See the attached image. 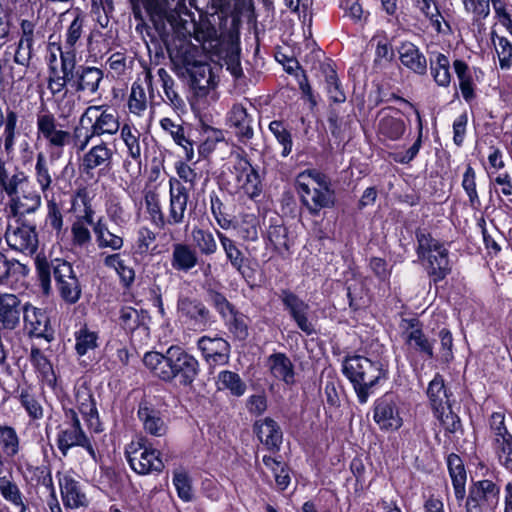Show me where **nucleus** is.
<instances>
[{"mask_svg": "<svg viewBox=\"0 0 512 512\" xmlns=\"http://www.w3.org/2000/svg\"><path fill=\"white\" fill-rule=\"evenodd\" d=\"M0 189L9 197V211L15 217L34 213L41 205L34 182L23 171L8 170L1 160Z\"/></svg>", "mask_w": 512, "mask_h": 512, "instance_id": "nucleus-1", "label": "nucleus"}, {"mask_svg": "<svg viewBox=\"0 0 512 512\" xmlns=\"http://www.w3.org/2000/svg\"><path fill=\"white\" fill-rule=\"evenodd\" d=\"M159 12L167 19L170 25L183 37L193 38L205 47L217 39V31L208 21L196 23L189 20L185 0H161Z\"/></svg>", "mask_w": 512, "mask_h": 512, "instance_id": "nucleus-2", "label": "nucleus"}, {"mask_svg": "<svg viewBox=\"0 0 512 512\" xmlns=\"http://www.w3.org/2000/svg\"><path fill=\"white\" fill-rule=\"evenodd\" d=\"M343 372L353 384L361 403L367 401L370 389L384 377V371L380 362L372 361L360 355L347 357L343 364Z\"/></svg>", "mask_w": 512, "mask_h": 512, "instance_id": "nucleus-3", "label": "nucleus"}, {"mask_svg": "<svg viewBox=\"0 0 512 512\" xmlns=\"http://www.w3.org/2000/svg\"><path fill=\"white\" fill-rule=\"evenodd\" d=\"M298 193L302 203L313 213L334 203V192L327 178L314 171L302 172L297 177Z\"/></svg>", "mask_w": 512, "mask_h": 512, "instance_id": "nucleus-4", "label": "nucleus"}, {"mask_svg": "<svg viewBox=\"0 0 512 512\" xmlns=\"http://www.w3.org/2000/svg\"><path fill=\"white\" fill-rule=\"evenodd\" d=\"M416 239L418 257L427 261L429 276L433 278L434 282L443 280L451 270L448 250L424 229L416 231Z\"/></svg>", "mask_w": 512, "mask_h": 512, "instance_id": "nucleus-5", "label": "nucleus"}, {"mask_svg": "<svg viewBox=\"0 0 512 512\" xmlns=\"http://www.w3.org/2000/svg\"><path fill=\"white\" fill-rule=\"evenodd\" d=\"M232 161L231 180L229 181L232 189L250 198L257 196L260 192V178L257 171L240 154L233 156Z\"/></svg>", "mask_w": 512, "mask_h": 512, "instance_id": "nucleus-6", "label": "nucleus"}, {"mask_svg": "<svg viewBox=\"0 0 512 512\" xmlns=\"http://www.w3.org/2000/svg\"><path fill=\"white\" fill-rule=\"evenodd\" d=\"M38 139H44L51 148L62 149L72 140V134L62 129L55 115L48 110H42L36 115Z\"/></svg>", "mask_w": 512, "mask_h": 512, "instance_id": "nucleus-7", "label": "nucleus"}, {"mask_svg": "<svg viewBox=\"0 0 512 512\" xmlns=\"http://www.w3.org/2000/svg\"><path fill=\"white\" fill-rule=\"evenodd\" d=\"M126 455L131 468L138 474H148L153 471L160 472L164 463L159 453L145 446L143 441H132L126 448Z\"/></svg>", "mask_w": 512, "mask_h": 512, "instance_id": "nucleus-8", "label": "nucleus"}, {"mask_svg": "<svg viewBox=\"0 0 512 512\" xmlns=\"http://www.w3.org/2000/svg\"><path fill=\"white\" fill-rule=\"evenodd\" d=\"M65 415L69 422L65 424L58 434L57 444L59 450L63 455H66L70 448L81 446L86 448L89 454L94 457V449L81 429L77 413L70 409L65 412Z\"/></svg>", "mask_w": 512, "mask_h": 512, "instance_id": "nucleus-9", "label": "nucleus"}, {"mask_svg": "<svg viewBox=\"0 0 512 512\" xmlns=\"http://www.w3.org/2000/svg\"><path fill=\"white\" fill-rule=\"evenodd\" d=\"M180 347L172 346L164 354L159 352H148L143 358L145 366L159 379L173 381V371L178 362Z\"/></svg>", "mask_w": 512, "mask_h": 512, "instance_id": "nucleus-10", "label": "nucleus"}, {"mask_svg": "<svg viewBox=\"0 0 512 512\" xmlns=\"http://www.w3.org/2000/svg\"><path fill=\"white\" fill-rule=\"evenodd\" d=\"M53 273L61 297L68 303H75L80 297L81 288L72 266L68 262L57 261Z\"/></svg>", "mask_w": 512, "mask_h": 512, "instance_id": "nucleus-11", "label": "nucleus"}, {"mask_svg": "<svg viewBox=\"0 0 512 512\" xmlns=\"http://www.w3.org/2000/svg\"><path fill=\"white\" fill-rule=\"evenodd\" d=\"M8 245L19 252L33 254L38 245V239L33 227L29 225H10L5 233Z\"/></svg>", "mask_w": 512, "mask_h": 512, "instance_id": "nucleus-12", "label": "nucleus"}, {"mask_svg": "<svg viewBox=\"0 0 512 512\" xmlns=\"http://www.w3.org/2000/svg\"><path fill=\"white\" fill-rule=\"evenodd\" d=\"M100 112L96 117L94 123L91 125L92 135L100 137L103 135H115L120 128V122L117 114L109 109H103V106H89L83 114L81 121L87 115H93L95 112Z\"/></svg>", "mask_w": 512, "mask_h": 512, "instance_id": "nucleus-13", "label": "nucleus"}, {"mask_svg": "<svg viewBox=\"0 0 512 512\" xmlns=\"http://www.w3.org/2000/svg\"><path fill=\"white\" fill-rule=\"evenodd\" d=\"M170 207H169V224H180L184 220L188 203V192L182 183L171 178L169 181Z\"/></svg>", "mask_w": 512, "mask_h": 512, "instance_id": "nucleus-14", "label": "nucleus"}, {"mask_svg": "<svg viewBox=\"0 0 512 512\" xmlns=\"http://www.w3.org/2000/svg\"><path fill=\"white\" fill-rule=\"evenodd\" d=\"M279 297L284 306L289 310L297 326L307 335H311L314 332V328L307 317L308 305L289 290H282Z\"/></svg>", "mask_w": 512, "mask_h": 512, "instance_id": "nucleus-15", "label": "nucleus"}, {"mask_svg": "<svg viewBox=\"0 0 512 512\" xmlns=\"http://www.w3.org/2000/svg\"><path fill=\"white\" fill-rule=\"evenodd\" d=\"M198 347L210 365L226 364L229 360L230 345L220 337L203 336L198 341Z\"/></svg>", "mask_w": 512, "mask_h": 512, "instance_id": "nucleus-16", "label": "nucleus"}, {"mask_svg": "<svg viewBox=\"0 0 512 512\" xmlns=\"http://www.w3.org/2000/svg\"><path fill=\"white\" fill-rule=\"evenodd\" d=\"M24 305L20 299L9 293L0 294V324L3 329L13 330L20 323Z\"/></svg>", "mask_w": 512, "mask_h": 512, "instance_id": "nucleus-17", "label": "nucleus"}, {"mask_svg": "<svg viewBox=\"0 0 512 512\" xmlns=\"http://www.w3.org/2000/svg\"><path fill=\"white\" fill-rule=\"evenodd\" d=\"M191 88L198 97H204L214 88L215 81L211 67L206 63H193L187 68Z\"/></svg>", "mask_w": 512, "mask_h": 512, "instance_id": "nucleus-18", "label": "nucleus"}, {"mask_svg": "<svg viewBox=\"0 0 512 512\" xmlns=\"http://www.w3.org/2000/svg\"><path fill=\"white\" fill-rule=\"evenodd\" d=\"M23 319L30 336L48 337L49 319L43 310L26 303L24 304Z\"/></svg>", "mask_w": 512, "mask_h": 512, "instance_id": "nucleus-19", "label": "nucleus"}, {"mask_svg": "<svg viewBox=\"0 0 512 512\" xmlns=\"http://www.w3.org/2000/svg\"><path fill=\"white\" fill-rule=\"evenodd\" d=\"M103 77L104 73L100 68L81 66L76 72V79L74 81L75 90L77 92L94 94L98 91Z\"/></svg>", "mask_w": 512, "mask_h": 512, "instance_id": "nucleus-20", "label": "nucleus"}, {"mask_svg": "<svg viewBox=\"0 0 512 512\" xmlns=\"http://www.w3.org/2000/svg\"><path fill=\"white\" fill-rule=\"evenodd\" d=\"M255 432L259 440L269 449H277L282 442V432L277 423L271 418L256 421Z\"/></svg>", "mask_w": 512, "mask_h": 512, "instance_id": "nucleus-21", "label": "nucleus"}, {"mask_svg": "<svg viewBox=\"0 0 512 512\" xmlns=\"http://www.w3.org/2000/svg\"><path fill=\"white\" fill-rule=\"evenodd\" d=\"M180 358L175 365L173 380L177 379L182 385H190L198 373V361L182 348L179 352Z\"/></svg>", "mask_w": 512, "mask_h": 512, "instance_id": "nucleus-22", "label": "nucleus"}, {"mask_svg": "<svg viewBox=\"0 0 512 512\" xmlns=\"http://www.w3.org/2000/svg\"><path fill=\"white\" fill-rule=\"evenodd\" d=\"M61 494L64 505L69 508H79L87 505V498L77 481L65 475L60 480Z\"/></svg>", "mask_w": 512, "mask_h": 512, "instance_id": "nucleus-23", "label": "nucleus"}, {"mask_svg": "<svg viewBox=\"0 0 512 512\" xmlns=\"http://www.w3.org/2000/svg\"><path fill=\"white\" fill-rule=\"evenodd\" d=\"M198 263V256L195 249L184 243L173 245L171 265L177 271L187 272L193 269Z\"/></svg>", "mask_w": 512, "mask_h": 512, "instance_id": "nucleus-24", "label": "nucleus"}, {"mask_svg": "<svg viewBox=\"0 0 512 512\" xmlns=\"http://www.w3.org/2000/svg\"><path fill=\"white\" fill-rule=\"evenodd\" d=\"M374 419L381 428L387 430H396L402 425V419L395 405L388 401H380L376 405Z\"/></svg>", "mask_w": 512, "mask_h": 512, "instance_id": "nucleus-25", "label": "nucleus"}, {"mask_svg": "<svg viewBox=\"0 0 512 512\" xmlns=\"http://www.w3.org/2000/svg\"><path fill=\"white\" fill-rule=\"evenodd\" d=\"M113 157V151L104 142L93 146L84 154L82 165L85 171L93 170L102 165H109Z\"/></svg>", "mask_w": 512, "mask_h": 512, "instance_id": "nucleus-26", "label": "nucleus"}, {"mask_svg": "<svg viewBox=\"0 0 512 512\" xmlns=\"http://www.w3.org/2000/svg\"><path fill=\"white\" fill-rule=\"evenodd\" d=\"M378 131L379 135L384 139L396 140L404 133L405 123L401 118L390 115L386 111H382Z\"/></svg>", "mask_w": 512, "mask_h": 512, "instance_id": "nucleus-27", "label": "nucleus"}, {"mask_svg": "<svg viewBox=\"0 0 512 512\" xmlns=\"http://www.w3.org/2000/svg\"><path fill=\"white\" fill-rule=\"evenodd\" d=\"M268 364L274 377L282 379L287 384L294 382L293 364L285 354H272L268 358Z\"/></svg>", "mask_w": 512, "mask_h": 512, "instance_id": "nucleus-28", "label": "nucleus"}, {"mask_svg": "<svg viewBox=\"0 0 512 512\" xmlns=\"http://www.w3.org/2000/svg\"><path fill=\"white\" fill-rule=\"evenodd\" d=\"M120 137L127 149L129 157L133 159H140L142 154L140 144V131L130 122H125L121 126Z\"/></svg>", "mask_w": 512, "mask_h": 512, "instance_id": "nucleus-29", "label": "nucleus"}, {"mask_svg": "<svg viewBox=\"0 0 512 512\" xmlns=\"http://www.w3.org/2000/svg\"><path fill=\"white\" fill-rule=\"evenodd\" d=\"M427 395L430 399L434 412H444L450 405L444 381L440 376H436L429 384Z\"/></svg>", "mask_w": 512, "mask_h": 512, "instance_id": "nucleus-30", "label": "nucleus"}, {"mask_svg": "<svg viewBox=\"0 0 512 512\" xmlns=\"http://www.w3.org/2000/svg\"><path fill=\"white\" fill-rule=\"evenodd\" d=\"M230 122L237 129L236 133L241 140H248L253 136V129L246 108L241 104L232 107Z\"/></svg>", "mask_w": 512, "mask_h": 512, "instance_id": "nucleus-31", "label": "nucleus"}, {"mask_svg": "<svg viewBox=\"0 0 512 512\" xmlns=\"http://www.w3.org/2000/svg\"><path fill=\"white\" fill-rule=\"evenodd\" d=\"M498 495L499 488L490 480L476 482L472 486L469 494L470 497L487 506H491L496 503Z\"/></svg>", "mask_w": 512, "mask_h": 512, "instance_id": "nucleus-32", "label": "nucleus"}, {"mask_svg": "<svg viewBox=\"0 0 512 512\" xmlns=\"http://www.w3.org/2000/svg\"><path fill=\"white\" fill-rule=\"evenodd\" d=\"M138 415L143 422L144 429L155 436H161L165 431L164 422L160 414L153 408L148 407L146 404H141L138 410Z\"/></svg>", "mask_w": 512, "mask_h": 512, "instance_id": "nucleus-33", "label": "nucleus"}, {"mask_svg": "<svg viewBox=\"0 0 512 512\" xmlns=\"http://www.w3.org/2000/svg\"><path fill=\"white\" fill-rule=\"evenodd\" d=\"M400 59L403 65L416 73L424 74L427 69V62L419 50L412 44L403 45L400 52Z\"/></svg>", "mask_w": 512, "mask_h": 512, "instance_id": "nucleus-34", "label": "nucleus"}, {"mask_svg": "<svg viewBox=\"0 0 512 512\" xmlns=\"http://www.w3.org/2000/svg\"><path fill=\"white\" fill-rule=\"evenodd\" d=\"M448 467L453 481L456 497L462 499L465 494L466 472L459 456L448 457Z\"/></svg>", "mask_w": 512, "mask_h": 512, "instance_id": "nucleus-35", "label": "nucleus"}, {"mask_svg": "<svg viewBox=\"0 0 512 512\" xmlns=\"http://www.w3.org/2000/svg\"><path fill=\"white\" fill-rule=\"evenodd\" d=\"M178 311L195 321L205 322L208 319V309L199 301L188 297L182 298L178 302Z\"/></svg>", "mask_w": 512, "mask_h": 512, "instance_id": "nucleus-36", "label": "nucleus"}, {"mask_svg": "<svg viewBox=\"0 0 512 512\" xmlns=\"http://www.w3.org/2000/svg\"><path fill=\"white\" fill-rule=\"evenodd\" d=\"M221 246L226 254L230 264L240 273L243 274V266L246 258L242 251L236 246L235 242L221 232H217Z\"/></svg>", "mask_w": 512, "mask_h": 512, "instance_id": "nucleus-37", "label": "nucleus"}, {"mask_svg": "<svg viewBox=\"0 0 512 512\" xmlns=\"http://www.w3.org/2000/svg\"><path fill=\"white\" fill-rule=\"evenodd\" d=\"M34 176L42 192H46L51 188L53 182L51 163H49L43 153L37 154Z\"/></svg>", "mask_w": 512, "mask_h": 512, "instance_id": "nucleus-38", "label": "nucleus"}, {"mask_svg": "<svg viewBox=\"0 0 512 512\" xmlns=\"http://www.w3.org/2000/svg\"><path fill=\"white\" fill-rule=\"evenodd\" d=\"M157 74L161 80L167 102L175 109L182 108L184 106V101L177 92L175 82L172 77L164 68H160Z\"/></svg>", "mask_w": 512, "mask_h": 512, "instance_id": "nucleus-39", "label": "nucleus"}, {"mask_svg": "<svg viewBox=\"0 0 512 512\" xmlns=\"http://www.w3.org/2000/svg\"><path fill=\"white\" fill-rule=\"evenodd\" d=\"M219 389H227L234 396H242L246 391V384L240 376L232 371H222L218 375Z\"/></svg>", "mask_w": 512, "mask_h": 512, "instance_id": "nucleus-40", "label": "nucleus"}, {"mask_svg": "<svg viewBox=\"0 0 512 512\" xmlns=\"http://www.w3.org/2000/svg\"><path fill=\"white\" fill-rule=\"evenodd\" d=\"M191 236L201 254L212 255L217 251L216 240L210 232L195 227L191 232Z\"/></svg>", "mask_w": 512, "mask_h": 512, "instance_id": "nucleus-41", "label": "nucleus"}, {"mask_svg": "<svg viewBox=\"0 0 512 512\" xmlns=\"http://www.w3.org/2000/svg\"><path fill=\"white\" fill-rule=\"evenodd\" d=\"M263 463L273 473L279 489H286L290 483V476L286 465L270 456H264Z\"/></svg>", "mask_w": 512, "mask_h": 512, "instance_id": "nucleus-42", "label": "nucleus"}, {"mask_svg": "<svg viewBox=\"0 0 512 512\" xmlns=\"http://www.w3.org/2000/svg\"><path fill=\"white\" fill-rule=\"evenodd\" d=\"M0 447L8 457H13L18 453L19 438L14 428L0 425Z\"/></svg>", "mask_w": 512, "mask_h": 512, "instance_id": "nucleus-43", "label": "nucleus"}, {"mask_svg": "<svg viewBox=\"0 0 512 512\" xmlns=\"http://www.w3.org/2000/svg\"><path fill=\"white\" fill-rule=\"evenodd\" d=\"M94 232L100 247H109L116 250L120 249L123 245V239L112 233L100 220L95 224Z\"/></svg>", "mask_w": 512, "mask_h": 512, "instance_id": "nucleus-44", "label": "nucleus"}, {"mask_svg": "<svg viewBox=\"0 0 512 512\" xmlns=\"http://www.w3.org/2000/svg\"><path fill=\"white\" fill-rule=\"evenodd\" d=\"M147 96L141 83L135 82L132 85L131 93L128 99L129 111L136 115H141L147 109Z\"/></svg>", "mask_w": 512, "mask_h": 512, "instance_id": "nucleus-45", "label": "nucleus"}, {"mask_svg": "<svg viewBox=\"0 0 512 512\" xmlns=\"http://www.w3.org/2000/svg\"><path fill=\"white\" fill-rule=\"evenodd\" d=\"M491 39L499 58L501 68H509L512 60V44L504 37H500L495 31L491 32Z\"/></svg>", "mask_w": 512, "mask_h": 512, "instance_id": "nucleus-46", "label": "nucleus"}, {"mask_svg": "<svg viewBox=\"0 0 512 512\" xmlns=\"http://www.w3.org/2000/svg\"><path fill=\"white\" fill-rule=\"evenodd\" d=\"M493 443L500 462L512 471V435L498 437Z\"/></svg>", "mask_w": 512, "mask_h": 512, "instance_id": "nucleus-47", "label": "nucleus"}, {"mask_svg": "<svg viewBox=\"0 0 512 512\" xmlns=\"http://www.w3.org/2000/svg\"><path fill=\"white\" fill-rule=\"evenodd\" d=\"M493 443L500 462L512 471V435L498 437Z\"/></svg>", "mask_w": 512, "mask_h": 512, "instance_id": "nucleus-48", "label": "nucleus"}, {"mask_svg": "<svg viewBox=\"0 0 512 512\" xmlns=\"http://www.w3.org/2000/svg\"><path fill=\"white\" fill-rule=\"evenodd\" d=\"M268 239L273 245L274 249L279 253L288 251L289 240L286 227L283 225H272L268 230Z\"/></svg>", "mask_w": 512, "mask_h": 512, "instance_id": "nucleus-49", "label": "nucleus"}, {"mask_svg": "<svg viewBox=\"0 0 512 512\" xmlns=\"http://www.w3.org/2000/svg\"><path fill=\"white\" fill-rule=\"evenodd\" d=\"M435 81L440 86H448L451 75L449 72V60L443 54L436 56V63L431 67Z\"/></svg>", "mask_w": 512, "mask_h": 512, "instance_id": "nucleus-50", "label": "nucleus"}, {"mask_svg": "<svg viewBox=\"0 0 512 512\" xmlns=\"http://www.w3.org/2000/svg\"><path fill=\"white\" fill-rule=\"evenodd\" d=\"M224 64L227 70L235 77L242 75V68L240 64V48L237 43L231 42L223 57Z\"/></svg>", "mask_w": 512, "mask_h": 512, "instance_id": "nucleus-51", "label": "nucleus"}, {"mask_svg": "<svg viewBox=\"0 0 512 512\" xmlns=\"http://www.w3.org/2000/svg\"><path fill=\"white\" fill-rule=\"evenodd\" d=\"M407 343L426 354L429 358L433 357V348L428 339L420 329H414L407 334Z\"/></svg>", "mask_w": 512, "mask_h": 512, "instance_id": "nucleus-52", "label": "nucleus"}, {"mask_svg": "<svg viewBox=\"0 0 512 512\" xmlns=\"http://www.w3.org/2000/svg\"><path fill=\"white\" fill-rule=\"evenodd\" d=\"M145 205L152 217L153 222L158 227L163 228L165 225V220L159 204L158 195L155 192L148 191L145 194Z\"/></svg>", "mask_w": 512, "mask_h": 512, "instance_id": "nucleus-53", "label": "nucleus"}, {"mask_svg": "<svg viewBox=\"0 0 512 512\" xmlns=\"http://www.w3.org/2000/svg\"><path fill=\"white\" fill-rule=\"evenodd\" d=\"M16 123H17V114L10 110L6 114V121L4 123V148L6 152H11L14 147V140L16 134Z\"/></svg>", "mask_w": 512, "mask_h": 512, "instance_id": "nucleus-54", "label": "nucleus"}, {"mask_svg": "<svg viewBox=\"0 0 512 512\" xmlns=\"http://www.w3.org/2000/svg\"><path fill=\"white\" fill-rule=\"evenodd\" d=\"M270 131L274 134L278 142L283 146L282 155L287 156L291 152L292 140L290 133L279 121H273L269 125Z\"/></svg>", "mask_w": 512, "mask_h": 512, "instance_id": "nucleus-55", "label": "nucleus"}, {"mask_svg": "<svg viewBox=\"0 0 512 512\" xmlns=\"http://www.w3.org/2000/svg\"><path fill=\"white\" fill-rule=\"evenodd\" d=\"M97 335L87 329H81L76 336V351L79 355H84L87 351L96 347Z\"/></svg>", "mask_w": 512, "mask_h": 512, "instance_id": "nucleus-56", "label": "nucleus"}, {"mask_svg": "<svg viewBox=\"0 0 512 512\" xmlns=\"http://www.w3.org/2000/svg\"><path fill=\"white\" fill-rule=\"evenodd\" d=\"M173 482L176 487L178 496L184 501H190L192 499L193 494L191 480L187 473L176 472L174 474Z\"/></svg>", "mask_w": 512, "mask_h": 512, "instance_id": "nucleus-57", "label": "nucleus"}, {"mask_svg": "<svg viewBox=\"0 0 512 512\" xmlns=\"http://www.w3.org/2000/svg\"><path fill=\"white\" fill-rule=\"evenodd\" d=\"M34 56V44L18 41L13 56L16 65L30 66Z\"/></svg>", "mask_w": 512, "mask_h": 512, "instance_id": "nucleus-58", "label": "nucleus"}, {"mask_svg": "<svg viewBox=\"0 0 512 512\" xmlns=\"http://www.w3.org/2000/svg\"><path fill=\"white\" fill-rule=\"evenodd\" d=\"M23 270L24 266L20 262L9 260L0 252V281L7 280L16 274H21Z\"/></svg>", "mask_w": 512, "mask_h": 512, "instance_id": "nucleus-59", "label": "nucleus"}, {"mask_svg": "<svg viewBox=\"0 0 512 512\" xmlns=\"http://www.w3.org/2000/svg\"><path fill=\"white\" fill-rule=\"evenodd\" d=\"M418 6L421 11L428 17L435 29L440 32L441 31V20H443L442 15L438 11L437 6L432 0H418Z\"/></svg>", "mask_w": 512, "mask_h": 512, "instance_id": "nucleus-60", "label": "nucleus"}, {"mask_svg": "<svg viewBox=\"0 0 512 512\" xmlns=\"http://www.w3.org/2000/svg\"><path fill=\"white\" fill-rule=\"evenodd\" d=\"M208 295L215 308L223 317L234 315L233 305L226 299V297L216 290H209Z\"/></svg>", "mask_w": 512, "mask_h": 512, "instance_id": "nucleus-61", "label": "nucleus"}, {"mask_svg": "<svg viewBox=\"0 0 512 512\" xmlns=\"http://www.w3.org/2000/svg\"><path fill=\"white\" fill-rule=\"evenodd\" d=\"M61 69L60 74L62 77L66 78V80L71 81L74 77V70L76 68V57L75 53L72 50H67L65 52H61Z\"/></svg>", "mask_w": 512, "mask_h": 512, "instance_id": "nucleus-62", "label": "nucleus"}, {"mask_svg": "<svg viewBox=\"0 0 512 512\" xmlns=\"http://www.w3.org/2000/svg\"><path fill=\"white\" fill-rule=\"evenodd\" d=\"M69 82V80H66V78L62 77L60 74V71L54 67H50V75L48 78V89L53 95L59 94L64 92L66 94L65 88L66 84Z\"/></svg>", "mask_w": 512, "mask_h": 512, "instance_id": "nucleus-63", "label": "nucleus"}, {"mask_svg": "<svg viewBox=\"0 0 512 512\" xmlns=\"http://www.w3.org/2000/svg\"><path fill=\"white\" fill-rule=\"evenodd\" d=\"M444 412H434L443 427L448 432H455L460 427V420L458 416L452 412L451 405L447 409H442Z\"/></svg>", "mask_w": 512, "mask_h": 512, "instance_id": "nucleus-64", "label": "nucleus"}]
</instances>
